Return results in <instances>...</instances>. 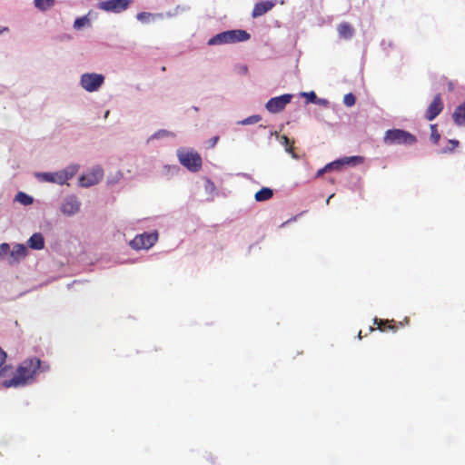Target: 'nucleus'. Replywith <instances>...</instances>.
Returning a JSON list of instances; mask_svg holds the SVG:
<instances>
[{
  "instance_id": "nucleus-35",
  "label": "nucleus",
  "mask_w": 465,
  "mask_h": 465,
  "mask_svg": "<svg viewBox=\"0 0 465 465\" xmlns=\"http://www.w3.org/2000/svg\"><path fill=\"white\" fill-rule=\"evenodd\" d=\"M50 367H49V364L45 363V362H42L41 361V367L38 369L40 370L41 371H49Z\"/></svg>"
},
{
  "instance_id": "nucleus-4",
  "label": "nucleus",
  "mask_w": 465,
  "mask_h": 465,
  "mask_svg": "<svg viewBox=\"0 0 465 465\" xmlns=\"http://www.w3.org/2000/svg\"><path fill=\"white\" fill-rule=\"evenodd\" d=\"M177 155L180 163L188 170L197 172L201 169L203 161L197 152L179 150Z\"/></svg>"
},
{
  "instance_id": "nucleus-21",
  "label": "nucleus",
  "mask_w": 465,
  "mask_h": 465,
  "mask_svg": "<svg viewBox=\"0 0 465 465\" xmlns=\"http://www.w3.org/2000/svg\"><path fill=\"white\" fill-rule=\"evenodd\" d=\"M272 195L273 192L271 188L263 187L255 193L254 199L257 202H264L270 200Z\"/></svg>"
},
{
  "instance_id": "nucleus-16",
  "label": "nucleus",
  "mask_w": 465,
  "mask_h": 465,
  "mask_svg": "<svg viewBox=\"0 0 465 465\" xmlns=\"http://www.w3.org/2000/svg\"><path fill=\"white\" fill-rule=\"evenodd\" d=\"M374 324L377 325V329L381 331H396L399 328L394 320H381L375 318Z\"/></svg>"
},
{
  "instance_id": "nucleus-5",
  "label": "nucleus",
  "mask_w": 465,
  "mask_h": 465,
  "mask_svg": "<svg viewBox=\"0 0 465 465\" xmlns=\"http://www.w3.org/2000/svg\"><path fill=\"white\" fill-rule=\"evenodd\" d=\"M158 240V235L156 232L153 233H142L139 235H136L131 242L130 245L134 250H148L152 246L154 245V243Z\"/></svg>"
},
{
  "instance_id": "nucleus-33",
  "label": "nucleus",
  "mask_w": 465,
  "mask_h": 465,
  "mask_svg": "<svg viewBox=\"0 0 465 465\" xmlns=\"http://www.w3.org/2000/svg\"><path fill=\"white\" fill-rule=\"evenodd\" d=\"M301 95L303 97H306L308 103H316L317 102V95L313 91L309 92V93L303 92L301 94Z\"/></svg>"
},
{
  "instance_id": "nucleus-30",
  "label": "nucleus",
  "mask_w": 465,
  "mask_h": 465,
  "mask_svg": "<svg viewBox=\"0 0 465 465\" xmlns=\"http://www.w3.org/2000/svg\"><path fill=\"white\" fill-rule=\"evenodd\" d=\"M343 103L348 107L353 106L355 104V103H356L355 95L353 94H351V93H349V94H345L344 97H343Z\"/></svg>"
},
{
  "instance_id": "nucleus-1",
  "label": "nucleus",
  "mask_w": 465,
  "mask_h": 465,
  "mask_svg": "<svg viewBox=\"0 0 465 465\" xmlns=\"http://www.w3.org/2000/svg\"><path fill=\"white\" fill-rule=\"evenodd\" d=\"M40 367L41 361L38 358L25 359L18 365L14 375L3 381V386L5 388H19L31 383Z\"/></svg>"
},
{
  "instance_id": "nucleus-22",
  "label": "nucleus",
  "mask_w": 465,
  "mask_h": 465,
  "mask_svg": "<svg viewBox=\"0 0 465 465\" xmlns=\"http://www.w3.org/2000/svg\"><path fill=\"white\" fill-rule=\"evenodd\" d=\"M54 0H35V5L41 11H46L54 6Z\"/></svg>"
},
{
  "instance_id": "nucleus-15",
  "label": "nucleus",
  "mask_w": 465,
  "mask_h": 465,
  "mask_svg": "<svg viewBox=\"0 0 465 465\" xmlns=\"http://www.w3.org/2000/svg\"><path fill=\"white\" fill-rule=\"evenodd\" d=\"M27 254V249L23 244H16L10 252L9 263L13 264L24 259Z\"/></svg>"
},
{
  "instance_id": "nucleus-17",
  "label": "nucleus",
  "mask_w": 465,
  "mask_h": 465,
  "mask_svg": "<svg viewBox=\"0 0 465 465\" xmlns=\"http://www.w3.org/2000/svg\"><path fill=\"white\" fill-rule=\"evenodd\" d=\"M28 245L34 250H42L45 247V239L40 232L34 233L28 240Z\"/></svg>"
},
{
  "instance_id": "nucleus-42",
  "label": "nucleus",
  "mask_w": 465,
  "mask_h": 465,
  "mask_svg": "<svg viewBox=\"0 0 465 465\" xmlns=\"http://www.w3.org/2000/svg\"><path fill=\"white\" fill-rule=\"evenodd\" d=\"M165 70H166L165 66H163V67H162V71H163V72H164Z\"/></svg>"
},
{
  "instance_id": "nucleus-3",
  "label": "nucleus",
  "mask_w": 465,
  "mask_h": 465,
  "mask_svg": "<svg viewBox=\"0 0 465 465\" xmlns=\"http://www.w3.org/2000/svg\"><path fill=\"white\" fill-rule=\"evenodd\" d=\"M417 141L411 133L401 129H391L386 131L383 142L386 144H413Z\"/></svg>"
},
{
  "instance_id": "nucleus-2",
  "label": "nucleus",
  "mask_w": 465,
  "mask_h": 465,
  "mask_svg": "<svg viewBox=\"0 0 465 465\" xmlns=\"http://www.w3.org/2000/svg\"><path fill=\"white\" fill-rule=\"evenodd\" d=\"M250 34L245 30H229L224 31L213 36L208 41L209 45L234 44L238 42H244L250 39Z\"/></svg>"
},
{
  "instance_id": "nucleus-31",
  "label": "nucleus",
  "mask_w": 465,
  "mask_h": 465,
  "mask_svg": "<svg viewBox=\"0 0 465 465\" xmlns=\"http://www.w3.org/2000/svg\"><path fill=\"white\" fill-rule=\"evenodd\" d=\"M459 141L458 140H455V139H450L448 141V146L446 148H444L441 153H450V152H452L454 151L458 146H459Z\"/></svg>"
},
{
  "instance_id": "nucleus-38",
  "label": "nucleus",
  "mask_w": 465,
  "mask_h": 465,
  "mask_svg": "<svg viewBox=\"0 0 465 465\" xmlns=\"http://www.w3.org/2000/svg\"><path fill=\"white\" fill-rule=\"evenodd\" d=\"M8 31H9L8 27H6V26H1V25H0V34H3V33H5V32H8Z\"/></svg>"
},
{
  "instance_id": "nucleus-12",
  "label": "nucleus",
  "mask_w": 465,
  "mask_h": 465,
  "mask_svg": "<svg viewBox=\"0 0 465 465\" xmlns=\"http://www.w3.org/2000/svg\"><path fill=\"white\" fill-rule=\"evenodd\" d=\"M44 182L55 183L58 184H64L66 183V175L60 171L55 173H42L37 174Z\"/></svg>"
},
{
  "instance_id": "nucleus-13",
  "label": "nucleus",
  "mask_w": 465,
  "mask_h": 465,
  "mask_svg": "<svg viewBox=\"0 0 465 465\" xmlns=\"http://www.w3.org/2000/svg\"><path fill=\"white\" fill-rule=\"evenodd\" d=\"M339 37L343 40H351L355 35V28L348 22H341L337 25Z\"/></svg>"
},
{
  "instance_id": "nucleus-24",
  "label": "nucleus",
  "mask_w": 465,
  "mask_h": 465,
  "mask_svg": "<svg viewBox=\"0 0 465 465\" xmlns=\"http://www.w3.org/2000/svg\"><path fill=\"white\" fill-rule=\"evenodd\" d=\"M78 168H79L78 165H70V166L66 167L65 169L61 170L60 172L66 175V182H67L69 179H71L73 176L75 175V173L78 171Z\"/></svg>"
},
{
  "instance_id": "nucleus-18",
  "label": "nucleus",
  "mask_w": 465,
  "mask_h": 465,
  "mask_svg": "<svg viewBox=\"0 0 465 465\" xmlns=\"http://www.w3.org/2000/svg\"><path fill=\"white\" fill-rule=\"evenodd\" d=\"M7 353L0 347V377L6 378L12 370L11 365H6Z\"/></svg>"
},
{
  "instance_id": "nucleus-7",
  "label": "nucleus",
  "mask_w": 465,
  "mask_h": 465,
  "mask_svg": "<svg viewBox=\"0 0 465 465\" xmlns=\"http://www.w3.org/2000/svg\"><path fill=\"white\" fill-rule=\"evenodd\" d=\"M292 94H285L271 98L265 104V108L272 114L282 112L291 103Z\"/></svg>"
},
{
  "instance_id": "nucleus-10",
  "label": "nucleus",
  "mask_w": 465,
  "mask_h": 465,
  "mask_svg": "<svg viewBox=\"0 0 465 465\" xmlns=\"http://www.w3.org/2000/svg\"><path fill=\"white\" fill-rule=\"evenodd\" d=\"M81 206V203L78 201L75 195L67 196L62 205L61 212L68 216L74 215L79 212Z\"/></svg>"
},
{
  "instance_id": "nucleus-29",
  "label": "nucleus",
  "mask_w": 465,
  "mask_h": 465,
  "mask_svg": "<svg viewBox=\"0 0 465 465\" xmlns=\"http://www.w3.org/2000/svg\"><path fill=\"white\" fill-rule=\"evenodd\" d=\"M154 15L151 13L141 12L138 13L136 18L142 23H149L151 18H153Z\"/></svg>"
},
{
  "instance_id": "nucleus-27",
  "label": "nucleus",
  "mask_w": 465,
  "mask_h": 465,
  "mask_svg": "<svg viewBox=\"0 0 465 465\" xmlns=\"http://www.w3.org/2000/svg\"><path fill=\"white\" fill-rule=\"evenodd\" d=\"M261 120H262L261 115L254 114V115H252V116H249V117L243 119L242 121L240 122V124L242 125L252 124H256V123L260 122Z\"/></svg>"
},
{
  "instance_id": "nucleus-14",
  "label": "nucleus",
  "mask_w": 465,
  "mask_h": 465,
  "mask_svg": "<svg viewBox=\"0 0 465 465\" xmlns=\"http://www.w3.org/2000/svg\"><path fill=\"white\" fill-rule=\"evenodd\" d=\"M275 3L272 1H262L254 5V7L252 12V16L253 18L259 17L269 12Z\"/></svg>"
},
{
  "instance_id": "nucleus-19",
  "label": "nucleus",
  "mask_w": 465,
  "mask_h": 465,
  "mask_svg": "<svg viewBox=\"0 0 465 465\" xmlns=\"http://www.w3.org/2000/svg\"><path fill=\"white\" fill-rule=\"evenodd\" d=\"M452 117L456 124L465 125V102L455 109Z\"/></svg>"
},
{
  "instance_id": "nucleus-34",
  "label": "nucleus",
  "mask_w": 465,
  "mask_h": 465,
  "mask_svg": "<svg viewBox=\"0 0 465 465\" xmlns=\"http://www.w3.org/2000/svg\"><path fill=\"white\" fill-rule=\"evenodd\" d=\"M220 137L218 135L211 138L209 141H208V145H209V148H213L216 143H218Z\"/></svg>"
},
{
  "instance_id": "nucleus-23",
  "label": "nucleus",
  "mask_w": 465,
  "mask_h": 465,
  "mask_svg": "<svg viewBox=\"0 0 465 465\" xmlns=\"http://www.w3.org/2000/svg\"><path fill=\"white\" fill-rule=\"evenodd\" d=\"M15 200L24 205H29V204L33 203V201H34L30 195H28L23 192H19L15 195Z\"/></svg>"
},
{
  "instance_id": "nucleus-6",
  "label": "nucleus",
  "mask_w": 465,
  "mask_h": 465,
  "mask_svg": "<svg viewBox=\"0 0 465 465\" xmlns=\"http://www.w3.org/2000/svg\"><path fill=\"white\" fill-rule=\"evenodd\" d=\"M104 82L103 74L95 73H86L81 76V85L87 92L98 90Z\"/></svg>"
},
{
  "instance_id": "nucleus-25",
  "label": "nucleus",
  "mask_w": 465,
  "mask_h": 465,
  "mask_svg": "<svg viewBox=\"0 0 465 465\" xmlns=\"http://www.w3.org/2000/svg\"><path fill=\"white\" fill-rule=\"evenodd\" d=\"M280 142L282 144H283L285 146L286 152H288L290 153H293V147H292L293 142H292L286 135H282L280 137Z\"/></svg>"
},
{
  "instance_id": "nucleus-41",
  "label": "nucleus",
  "mask_w": 465,
  "mask_h": 465,
  "mask_svg": "<svg viewBox=\"0 0 465 465\" xmlns=\"http://www.w3.org/2000/svg\"><path fill=\"white\" fill-rule=\"evenodd\" d=\"M331 197H332V195H331V196L327 199V203H329Z\"/></svg>"
},
{
  "instance_id": "nucleus-11",
  "label": "nucleus",
  "mask_w": 465,
  "mask_h": 465,
  "mask_svg": "<svg viewBox=\"0 0 465 465\" xmlns=\"http://www.w3.org/2000/svg\"><path fill=\"white\" fill-rule=\"evenodd\" d=\"M443 110V102L440 94H436L427 108L425 117L429 121L435 119Z\"/></svg>"
},
{
  "instance_id": "nucleus-20",
  "label": "nucleus",
  "mask_w": 465,
  "mask_h": 465,
  "mask_svg": "<svg viewBox=\"0 0 465 465\" xmlns=\"http://www.w3.org/2000/svg\"><path fill=\"white\" fill-rule=\"evenodd\" d=\"M356 160H361V158L357 157V156H352L350 158H345L343 160H337V161L328 163L327 168H329L330 171L331 170H340L343 164H345V163L349 164Z\"/></svg>"
},
{
  "instance_id": "nucleus-28",
  "label": "nucleus",
  "mask_w": 465,
  "mask_h": 465,
  "mask_svg": "<svg viewBox=\"0 0 465 465\" xmlns=\"http://www.w3.org/2000/svg\"><path fill=\"white\" fill-rule=\"evenodd\" d=\"M89 23V20L86 16L79 17L74 20V28L76 30L81 29L84 25H86Z\"/></svg>"
},
{
  "instance_id": "nucleus-26",
  "label": "nucleus",
  "mask_w": 465,
  "mask_h": 465,
  "mask_svg": "<svg viewBox=\"0 0 465 465\" xmlns=\"http://www.w3.org/2000/svg\"><path fill=\"white\" fill-rule=\"evenodd\" d=\"M440 139V134L438 132L437 124L430 125V140L433 143L437 144Z\"/></svg>"
},
{
  "instance_id": "nucleus-8",
  "label": "nucleus",
  "mask_w": 465,
  "mask_h": 465,
  "mask_svg": "<svg viewBox=\"0 0 465 465\" xmlns=\"http://www.w3.org/2000/svg\"><path fill=\"white\" fill-rule=\"evenodd\" d=\"M131 4L132 0H106L99 4V8L105 12L118 14L126 10Z\"/></svg>"
},
{
  "instance_id": "nucleus-9",
  "label": "nucleus",
  "mask_w": 465,
  "mask_h": 465,
  "mask_svg": "<svg viewBox=\"0 0 465 465\" xmlns=\"http://www.w3.org/2000/svg\"><path fill=\"white\" fill-rule=\"evenodd\" d=\"M104 177V171L101 167H94L86 174L79 178V183L83 187H89L98 183Z\"/></svg>"
},
{
  "instance_id": "nucleus-37",
  "label": "nucleus",
  "mask_w": 465,
  "mask_h": 465,
  "mask_svg": "<svg viewBox=\"0 0 465 465\" xmlns=\"http://www.w3.org/2000/svg\"><path fill=\"white\" fill-rule=\"evenodd\" d=\"M167 134H168L167 131L162 130V131H159L157 134H155L154 136L159 137V136L167 135Z\"/></svg>"
},
{
  "instance_id": "nucleus-36",
  "label": "nucleus",
  "mask_w": 465,
  "mask_h": 465,
  "mask_svg": "<svg viewBox=\"0 0 465 465\" xmlns=\"http://www.w3.org/2000/svg\"><path fill=\"white\" fill-rule=\"evenodd\" d=\"M328 171H330V169H329V168H327V164H326L322 169H320V170L318 171V173H317V176L319 177V176L322 175L324 173H326V172H328Z\"/></svg>"
},
{
  "instance_id": "nucleus-40",
  "label": "nucleus",
  "mask_w": 465,
  "mask_h": 465,
  "mask_svg": "<svg viewBox=\"0 0 465 465\" xmlns=\"http://www.w3.org/2000/svg\"><path fill=\"white\" fill-rule=\"evenodd\" d=\"M358 337H359L360 339H361V331H360V332H359V334H358Z\"/></svg>"
},
{
  "instance_id": "nucleus-39",
  "label": "nucleus",
  "mask_w": 465,
  "mask_h": 465,
  "mask_svg": "<svg viewBox=\"0 0 465 465\" xmlns=\"http://www.w3.org/2000/svg\"><path fill=\"white\" fill-rule=\"evenodd\" d=\"M454 89V85L451 82L449 83V90L452 91Z\"/></svg>"
},
{
  "instance_id": "nucleus-32",
  "label": "nucleus",
  "mask_w": 465,
  "mask_h": 465,
  "mask_svg": "<svg viewBox=\"0 0 465 465\" xmlns=\"http://www.w3.org/2000/svg\"><path fill=\"white\" fill-rule=\"evenodd\" d=\"M10 246L8 243L0 244V260H3L8 254L10 255Z\"/></svg>"
}]
</instances>
